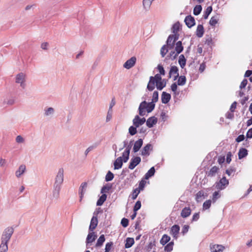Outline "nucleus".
Wrapping results in <instances>:
<instances>
[{
  "mask_svg": "<svg viewBox=\"0 0 252 252\" xmlns=\"http://www.w3.org/2000/svg\"><path fill=\"white\" fill-rule=\"evenodd\" d=\"M179 74V70L176 66H172L171 67L170 71L169 73V78H171L172 74Z\"/></svg>",
  "mask_w": 252,
  "mask_h": 252,
  "instance_id": "nucleus-38",
  "label": "nucleus"
},
{
  "mask_svg": "<svg viewBox=\"0 0 252 252\" xmlns=\"http://www.w3.org/2000/svg\"><path fill=\"white\" fill-rule=\"evenodd\" d=\"M140 191L139 190V189H137L136 188L135 189H133V191H132V199L133 200H134L135 199L138 195L139 194V193H140Z\"/></svg>",
  "mask_w": 252,
  "mask_h": 252,
  "instance_id": "nucleus-52",
  "label": "nucleus"
},
{
  "mask_svg": "<svg viewBox=\"0 0 252 252\" xmlns=\"http://www.w3.org/2000/svg\"><path fill=\"white\" fill-rule=\"evenodd\" d=\"M211 205V201L210 200H206L203 204V209L205 210L209 209Z\"/></svg>",
  "mask_w": 252,
  "mask_h": 252,
  "instance_id": "nucleus-55",
  "label": "nucleus"
},
{
  "mask_svg": "<svg viewBox=\"0 0 252 252\" xmlns=\"http://www.w3.org/2000/svg\"><path fill=\"white\" fill-rule=\"evenodd\" d=\"M170 240V237L166 234H164L160 240V243L162 245H165Z\"/></svg>",
  "mask_w": 252,
  "mask_h": 252,
  "instance_id": "nucleus-36",
  "label": "nucleus"
},
{
  "mask_svg": "<svg viewBox=\"0 0 252 252\" xmlns=\"http://www.w3.org/2000/svg\"><path fill=\"white\" fill-rule=\"evenodd\" d=\"M105 240V238L104 235L103 234L100 235L98 240H97L95 247H101L103 245V243L104 242Z\"/></svg>",
  "mask_w": 252,
  "mask_h": 252,
  "instance_id": "nucleus-35",
  "label": "nucleus"
},
{
  "mask_svg": "<svg viewBox=\"0 0 252 252\" xmlns=\"http://www.w3.org/2000/svg\"><path fill=\"white\" fill-rule=\"evenodd\" d=\"M8 242L1 241L0 252H6L8 251Z\"/></svg>",
  "mask_w": 252,
  "mask_h": 252,
  "instance_id": "nucleus-32",
  "label": "nucleus"
},
{
  "mask_svg": "<svg viewBox=\"0 0 252 252\" xmlns=\"http://www.w3.org/2000/svg\"><path fill=\"white\" fill-rule=\"evenodd\" d=\"M4 103H6L8 105H13L15 103V99L14 98L11 97L9 98L7 101L4 100Z\"/></svg>",
  "mask_w": 252,
  "mask_h": 252,
  "instance_id": "nucleus-62",
  "label": "nucleus"
},
{
  "mask_svg": "<svg viewBox=\"0 0 252 252\" xmlns=\"http://www.w3.org/2000/svg\"><path fill=\"white\" fill-rule=\"evenodd\" d=\"M173 242H169L166 246L164 247V251L167 252H170L173 250Z\"/></svg>",
  "mask_w": 252,
  "mask_h": 252,
  "instance_id": "nucleus-47",
  "label": "nucleus"
},
{
  "mask_svg": "<svg viewBox=\"0 0 252 252\" xmlns=\"http://www.w3.org/2000/svg\"><path fill=\"white\" fill-rule=\"evenodd\" d=\"M202 7L201 5H196L193 8V13L194 15H198L201 12Z\"/></svg>",
  "mask_w": 252,
  "mask_h": 252,
  "instance_id": "nucleus-39",
  "label": "nucleus"
},
{
  "mask_svg": "<svg viewBox=\"0 0 252 252\" xmlns=\"http://www.w3.org/2000/svg\"><path fill=\"white\" fill-rule=\"evenodd\" d=\"M213 10L212 7L211 6L207 7L203 14V18L205 19H207L208 18L209 15L212 12Z\"/></svg>",
  "mask_w": 252,
  "mask_h": 252,
  "instance_id": "nucleus-41",
  "label": "nucleus"
},
{
  "mask_svg": "<svg viewBox=\"0 0 252 252\" xmlns=\"http://www.w3.org/2000/svg\"><path fill=\"white\" fill-rule=\"evenodd\" d=\"M219 168L216 166H213L211 169L206 173V174L208 177H214L216 175L218 172Z\"/></svg>",
  "mask_w": 252,
  "mask_h": 252,
  "instance_id": "nucleus-25",
  "label": "nucleus"
},
{
  "mask_svg": "<svg viewBox=\"0 0 252 252\" xmlns=\"http://www.w3.org/2000/svg\"><path fill=\"white\" fill-rule=\"evenodd\" d=\"M14 228L13 227H8L3 231L1 236V241L4 242H9L13 234Z\"/></svg>",
  "mask_w": 252,
  "mask_h": 252,
  "instance_id": "nucleus-4",
  "label": "nucleus"
},
{
  "mask_svg": "<svg viewBox=\"0 0 252 252\" xmlns=\"http://www.w3.org/2000/svg\"><path fill=\"white\" fill-rule=\"evenodd\" d=\"M97 218L96 216H93L91 220V223L89 226V230L91 231H93L97 226Z\"/></svg>",
  "mask_w": 252,
  "mask_h": 252,
  "instance_id": "nucleus-15",
  "label": "nucleus"
},
{
  "mask_svg": "<svg viewBox=\"0 0 252 252\" xmlns=\"http://www.w3.org/2000/svg\"><path fill=\"white\" fill-rule=\"evenodd\" d=\"M114 177V174L110 171H109L106 176H105V181L106 182H109L112 181Z\"/></svg>",
  "mask_w": 252,
  "mask_h": 252,
  "instance_id": "nucleus-46",
  "label": "nucleus"
},
{
  "mask_svg": "<svg viewBox=\"0 0 252 252\" xmlns=\"http://www.w3.org/2000/svg\"><path fill=\"white\" fill-rule=\"evenodd\" d=\"M107 198V195L106 194H103L99 197L96 202L97 206H101L103 203L105 201Z\"/></svg>",
  "mask_w": 252,
  "mask_h": 252,
  "instance_id": "nucleus-31",
  "label": "nucleus"
},
{
  "mask_svg": "<svg viewBox=\"0 0 252 252\" xmlns=\"http://www.w3.org/2000/svg\"><path fill=\"white\" fill-rule=\"evenodd\" d=\"M113 245V243L112 242L106 243L105 245V252H109Z\"/></svg>",
  "mask_w": 252,
  "mask_h": 252,
  "instance_id": "nucleus-56",
  "label": "nucleus"
},
{
  "mask_svg": "<svg viewBox=\"0 0 252 252\" xmlns=\"http://www.w3.org/2000/svg\"><path fill=\"white\" fill-rule=\"evenodd\" d=\"M157 68L158 69V70L159 72V73H160L159 74H160V75H165V71L162 65L158 64V65Z\"/></svg>",
  "mask_w": 252,
  "mask_h": 252,
  "instance_id": "nucleus-58",
  "label": "nucleus"
},
{
  "mask_svg": "<svg viewBox=\"0 0 252 252\" xmlns=\"http://www.w3.org/2000/svg\"><path fill=\"white\" fill-rule=\"evenodd\" d=\"M112 188V184H107L102 187L101 189V193L105 194L104 193L108 192Z\"/></svg>",
  "mask_w": 252,
  "mask_h": 252,
  "instance_id": "nucleus-33",
  "label": "nucleus"
},
{
  "mask_svg": "<svg viewBox=\"0 0 252 252\" xmlns=\"http://www.w3.org/2000/svg\"><path fill=\"white\" fill-rule=\"evenodd\" d=\"M173 38H172V35H169L167 38L166 40V46H167L169 49H172L175 46V42H173Z\"/></svg>",
  "mask_w": 252,
  "mask_h": 252,
  "instance_id": "nucleus-20",
  "label": "nucleus"
},
{
  "mask_svg": "<svg viewBox=\"0 0 252 252\" xmlns=\"http://www.w3.org/2000/svg\"><path fill=\"white\" fill-rule=\"evenodd\" d=\"M236 171V169L234 166H230L229 168H228L226 171L225 173L227 174L228 176H230L231 174L233 172H235Z\"/></svg>",
  "mask_w": 252,
  "mask_h": 252,
  "instance_id": "nucleus-51",
  "label": "nucleus"
},
{
  "mask_svg": "<svg viewBox=\"0 0 252 252\" xmlns=\"http://www.w3.org/2000/svg\"><path fill=\"white\" fill-rule=\"evenodd\" d=\"M153 150V145L150 144H147L145 145L141 151V155L143 156H149L150 155V151Z\"/></svg>",
  "mask_w": 252,
  "mask_h": 252,
  "instance_id": "nucleus-11",
  "label": "nucleus"
},
{
  "mask_svg": "<svg viewBox=\"0 0 252 252\" xmlns=\"http://www.w3.org/2000/svg\"><path fill=\"white\" fill-rule=\"evenodd\" d=\"M146 183V181L144 179L141 180L139 182L138 188L136 189H139L140 191L143 190L145 187Z\"/></svg>",
  "mask_w": 252,
  "mask_h": 252,
  "instance_id": "nucleus-50",
  "label": "nucleus"
},
{
  "mask_svg": "<svg viewBox=\"0 0 252 252\" xmlns=\"http://www.w3.org/2000/svg\"><path fill=\"white\" fill-rule=\"evenodd\" d=\"M190 214V208L189 207H185L182 210L181 216L183 218H186L189 217Z\"/></svg>",
  "mask_w": 252,
  "mask_h": 252,
  "instance_id": "nucleus-22",
  "label": "nucleus"
},
{
  "mask_svg": "<svg viewBox=\"0 0 252 252\" xmlns=\"http://www.w3.org/2000/svg\"><path fill=\"white\" fill-rule=\"evenodd\" d=\"M61 188L53 186L52 191V200L57 201L60 197V192Z\"/></svg>",
  "mask_w": 252,
  "mask_h": 252,
  "instance_id": "nucleus-12",
  "label": "nucleus"
},
{
  "mask_svg": "<svg viewBox=\"0 0 252 252\" xmlns=\"http://www.w3.org/2000/svg\"><path fill=\"white\" fill-rule=\"evenodd\" d=\"M248 83V80L246 79H244L241 82L240 85V89H242L246 87V85Z\"/></svg>",
  "mask_w": 252,
  "mask_h": 252,
  "instance_id": "nucleus-61",
  "label": "nucleus"
},
{
  "mask_svg": "<svg viewBox=\"0 0 252 252\" xmlns=\"http://www.w3.org/2000/svg\"><path fill=\"white\" fill-rule=\"evenodd\" d=\"M115 98H113L111 100V101L110 102V105H109V110H108V114L110 112H112V107L115 105Z\"/></svg>",
  "mask_w": 252,
  "mask_h": 252,
  "instance_id": "nucleus-60",
  "label": "nucleus"
},
{
  "mask_svg": "<svg viewBox=\"0 0 252 252\" xmlns=\"http://www.w3.org/2000/svg\"><path fill=\"white\" fill-rule=\"evenodd\" d=\"M248 155V151L245 148H241L238 153L239 159H241Z\"/></svg>",
  "mask_w": 252,
  "mask_h": 252,
  "instance_id": "nucleus-29",
  "label": "nucleus"
},
{
  "mask_svg": "<svg viewBox=\"0 0 252 252\" xmlns=\"http://www.w3.org/2000/svg\"><path fill=\"white\" fill-rule=\"evenodd\" d=\"M158 100V93L156 91L153 93L152 100L150 102H147L146 100L141 102L138 107V113L141 116H144L147 112L148 113L151 112L155 107V103Z\"/></svg>",
  "mask_w": 252,
  "mask_h": 252,
  "instance_id": "nucleus-1",
  "label": "nucleus"
},
{
  "mask_svg": "<svg viewBox=\"0 0 252 252\" xmlns=\"http://www.w3.org/2000/svg\"><path fill=\"white\" fill-rule=\"evenodd\" d=\"M220 195L219 193V191L214 192V193L213 194V197H212L213 202L214 203L216 201V200L219 198L220 197Z\"/></svg>",
  "mask_w": 252,
  "mask_h": 252,
  "instance_id": "nucleus-54",
  "label": "nucleus"
},
{
  "mask_svg": "<svg viewBox=\"0 0 252 252\" xmlns=\"http://www.w3.org/2000/svg\"><path fill=\"white\" fill-rule=\"evenodd\" d=\"M141 207V201L138 200L136 201L135 203L134 207H133V212H137L139 210Z\"/></svg>",
  "mask_w": 252,
  "mask_h": 252,
  "instance_id": "nucleus-53",
  "label": "nucleus"
},
{
  "mask_svg": "<svg viewBox=\"0 0 252 252\" xmlns=\"http://www.w3.org/2000/svg\"><path fill=\"white\" fill-rule=\"evenodd\" d=\"M180 230V226L178 225L175 224L171 228L170 234L176 237L179 233Z\"/></svg>",
  "mask_w": 252,
  "mask_h": 252,
  "instance_id": "nucleus-23",
  "label": "nucleus"
},
{
  "mask_svg": "<svg viewBox=\"0 0 252 252\" xmlns=\"http://www.w3.org/2000/svg\"><path fill=\"white\" fill-rule=\"evenodd\" d=\"M26 74L23 72L18 73L16 75L15 77V82L18 84H20V86L23 89H25L26 87Z\"/></svg>",
  "mask_w": 252,
  "mask_h": 252,
  "instance_id": "nucleus-5",
  "label": "nucleus"
},
{
  "mask_svg": "<svg viewBox=\"0 0 252 252\" xmlns=\"http://www.w3.org/2000/svg\"><path fill=\"white\" fill-rule=\"evenodd\" d=\"M219 20V16L215 15L211 17L209 24L212 26H215L218 22Z\"/></svg>",
  "mask_w": 252,
  "mask_h": 252,
  "instance_id": "nucleus-37",
  "label": "nucleus"
},
{
  "mask_svg": "<svg viewBox=\"0 0 252 252\" xmlns=\"http://www.w3.org/2000/svg\"><path fill=\"white\" fill-rule=\"evenodd\" d=\"M171 99L170 94L163 92L161 94V102L163 104H167Z\"/></svg>",
  "mask_w": 252,
  "mask_h": 252,
  "instance_id": "nucleus-17",
  "label": "nucleus"
},
{
  "mask_svg": "<svg viewBox=\"0 0 252 252\" xmlns=\"http://www.w3.org/2000/svg\"><path fill=\"white\" fill-rule=\"evenodd\" d=\"M141 158L139 157H136L132 158L128 165V168L133 169L141 162Z\"/></svg>",
  "mask_w": 252,
  "mask_h": 252,
  "instance_id": "nucleus-7",
  "label": "nucleus"
},
{
  "mask_svg": "<svg viewBox=\"0 0 252 252\" xmlns=\"http://www.w3.org/2000/svg\"><path fill=\"white\" fill-rule=\"evenodd\" d=\"M179 54H177V52H175L174 51H171L169 54L167 56V58H170L172 61L174 60Z\"/></svg>",
  "mask_w": 252,
  "mask_h": 252,
  "instance_id": "nucleus-49",
  "label": "nucleus"
},
{
  "mask_svg": "<svg viewBox=\"0 0 252 252\" xmlns=\"http://www.w3.org/2000/svg\"><path fill=\"white\" fill-rule=\"evenodd\" d=\"M156 87L158 90H162L165 87V84H162V81L156 83Z\"/></svg>",
  "mask_w": 252,
  "mask_h": 252,
  "instance_id": "nucleus-59",
  "label": "nucleus"
},
{
  "mask_svg": "<svg viewBox=\"0 0 252 252\" xmlns=\"http://www.w3.org/2000/svg\"><path fill=\"white\" fill-rule=\"evenodd\" d=\"M185 23L189 28H191L195 25L194 17L191 15H188L185 19Z\"/></svg>",
  "mask_w": 252,
  "mask_h": 252,
  "instance_id": "nucleus-8",
  "label": "nucleus"
},
{
  "mask_svg": "<svg viewBox=\"0 0 252 252\" xmlns=\"http://www.w3.org/2000/svg\"><path fill=\"white\" fill-rule=\"evenodd\" d=\"M133 125L136 127H139L143 124L141 121V118L138 115H136L132 120Z\"/></svg>",
  "mask_w": 252,
  "mask_h": 252,
  "instance_id": "nucleus-28",
  "label": "nucleus"
},
{
  "mask_svg": "<svg viewBox=\"0 0 252 252\" xmlns=\"http://www.w3.org/2000/svg\"><path fill=\"white\" fill-rule=\"evenodd\" d=\"M44 111V115L45 116H49L52 115L54 113L55 110L52 107H49L47 109H45Z\"/></svg>",
  "mask_w": 252,
  "mask_h": 252,
  "instance_id": "nucleus-44",
  "label": "nucleus"
},
{
  "mask_svg": "<svg viewBox=\"0 0 252 252\" xmlns=\"http://www.w3.org/2000/svg\"><path fill=\"white\" fill-rule=\"evenodd\" d=\"M210 249L211 252H222L225 249V247L221 245L211 244Z\"/></svg>",
  "mask_w": 252,
  "mask_h": 252,
  "instance_id": "nucleus-10",
  "label": "nucleus"
},
{
  "mask_svg": "<svg viewBox=\"0 0 252 252\" xmlns=\"http://www.w3.org/2000/svg\"><path fill=\"white\" fill-rule=\"evenodd\" d=\"M204 33V29L202 25H198L197 27L196 34L197 37H202Z\"/></svg>",
  "mask_w": 252,
  "mask_h": 252,
  "instance_id": "nucleus-21",
  "label": "nucleus"
},
{
  "mask_svg": "<svg viewBox=\"0 0 252 252\" xmlns=\"http://www.w3.org/2000/svg\"><path fill=\"white\" fill-rule=\"evenodd\" d=\"M26 170V165L24 164L21 165L18 169L15 172V175L17 178H20L22 174H23Z\"/></svg>",
  "mask_w": 252,
  "mask_h": 252,
  "instance_id": "nucleus-16",
  "label": "nucleus"
},
{
  "mask_svg": "<svg viewBox=\"0 0 252 252\" xmlns=\"http://www.w3.org/2000/svg\"><path fill=\"white\" fill-rule=\"evenodd\" d=\"M158 122V119L155 116L151 117L148 118L146 121V125L149 127H152L154 125H156Z\"/></svg>",
  "mask_w": 252,
  "mask_h": 252,
  "instance_id": "nucleus-13",
  "label": "nucleus"
},
{
  "mask_svg": "<svg viewBox=\"0 0 252 252\" xmlns=\"http://www.w3.org/2000/svg\"><path fill=\"white\" fill-rule=\"evenodd\" d=\"M87 184L86 182L83 183L79 188L80 201H81L83 197L84 194L86 190Z\"/></svg>",
  "mask_w": 252,
  "mask_h": 252,
  "instance_id": "nucleus-18",
  "label": "nucleus"
},
{
  "mask_svg": "<svg viewBox=\"0 0 252 252\" xmlns=\"http://www.w3.org/2000/svg\"><path fill=\"white\" fill-rule=\"evenodd\" d=\"M123 158L122 157H119L115 161L114 163V169H119L122 167Z\"/></svg>",
  "mask_w": 252,
  "mask_h": 252,
  "instance_id": "nucleus-19",
  "label": "nucleus"
},
{
  "mask_svg": "<svg viewBox=\"0 0 252 252\" xmlns=\"http://www.w3.org/2000/svg\"><path fill=\"white\" fill-rule=\"evenodd\" d=\"M137 127H136L134 125L133 126H130L128 129V131H129V133L130 134V135L133 136L134 135H135L137 131Z\"/></svg>",
  "mask_w": 252,
  "mask_h": 252,
  "instance_id": "nucleus-48",
  "label": "nucleus"
},
{
  "mask_svg": "<svg viewBox=\"0 0 252 252\" xmlns=\"http://www.w3.org/2000/svg\"><path fill=\"white\" fill-rule=\"evenodd\" d=\"M186 78L185 76H180L179 77L177 81V84L179 86H183L186 84Z\"/></svg>",
  "mask_w": 252,
  "mask_h": 252,
  "instance_id": "nucleus-42",
  "label": "nucleus"
},
{
  "mask_svg": "<svg viewBox=\"0 0 252 252\" xmlns=\"http://www.w3.org/2000/svg\"><path fill=\"white\" fill-rule=\"evenodd\" d=\"M162 81V78L160 74H157L154 77L151 76L150 77V80L148 84L147 88L150 91H152L154 90L155 86V84L158 83L159 82Z\"/></svg>",
  "mask_w": 252,
  "mask_h": 252,
  "instance_id": "nucleus-2",
  "label": "nucleus"
},
{
  "mask_svg": "<svg viewBox=\"0 0 252 252\" xmlns=\"http://www.w3.org/2000/svg\"><path fill=\"white\" fill-rule=\"evenodd\" d=\"M143 141L141 138L135 142L133 148V151L134 153H136L139 151L143 145Z\"/></svg>",
  "mask_w": 252,
  "mask_h": 252,
  "instance_id": "nucleus-14",
  "label": "nucleus"
},
{
  "mask_svg": "<svg viewBox=\"0 0 252 252\" xmlns=\"http://www.w3.org/2000/svg\"><path fill=\"white\" fill-rule=\"evenodd\" d=\"M134 243V239L132 238H127L126 239V243L125 244V248H129L132 247V246Z\"/></svg>",
  "mask_w": 252,
  "mask_h": 252,
  "instance_id": "nucleus-34",
  "label": "nucleus"
},
{
  "mask_svg": "<svg viewBox=\"0 0 252 252\" xmlns=\"http://www.w3.org/2000/svg\"><path fill=\"white\" fill-rule=\"evenodd\" d=\"M152 2L151 0H143V7L146 10H148L150 9Z\"/></svg>",
  "mask_w": 252,
  "mask_h": 252,
  "instance_id": "nucleus-40",
  "label": "nucleus"
},
{
  "mask_svg": "<svg viewBox=\"0 0 252 252\" xmlns=\"http://www.w3.org/2000/svg\"><path fill=\"white\" fill-rule=\"evenodd\" d=\"M228 184V180L226 179L225 177H223L219 182H216L214 186L217 189L222 190L224 189Z\"/></svg>",
  "mask_w": 252,
  "mask_h": 252,
  "instance_id": "nucleus-6",
  "label": "nucleus"
},
{
  "mask_svg": "<svg viewBox=\"0 0 252 252\" xmlns=\"http://www.w3.org/2000/svg\"><path fill=\"white\" fill-rule=\"evenodd\" d=\"M246 137L247 138H252V127L250 128L247 134H246Z\"/></svg>",
  "mask_w": 252,
  "mask_h": 252,
  "instance_id": "nucleus-64",
  "label": "nucleus"
},
{
  "mask_svg": "<svg viewBox=\"0 0 252 252\" xmlns=\"http://www.w3.org/2000/svg\"><path fill=\"white\" fill-rule=\"evenodd\" d=\"M179 63L182 68H183L186 64V59L184 55L182 54L179 56Z\"/></svg>",
  "mask_w": 252,
  "mask_h": 252,
  "instance_id": "nucleus-30",
  "label": "nucleus"
},
{
  "mask_svg": "<svg viewBox=\"0 0 252 252\" xmlns=\"http://www.w3.org/2000/svg\"><path fill=\"white\" fill-rule=\"evenodd\" d=\"M136 61V57H132L125 62L123 65V66L126 69H130L135 65Z\"/></svg>",
  "mask_w": 252,
  "mask_h": 252,
  "instance_id": "nucleus-9",
  "label": "nucleus"
},
{
  "mask_svg": "<svg viewBox=\"0 0 252 252\" xmlns=\"http://www.w3.org/2000/svg\"><path fill=\"white\" fill-rule=\"evenodd\" d=\"M175 51L177 52V54H180L184 49V47L182 45V42L181 41H179L176 42V43H175Z\"/></svg>",
  "mask_w": 252,
  "mask_h": 252,
  "instance_id": "nucleus-24",
  "label": "nucleus"
},
{
  "mask_svg": "<svg viewBox=\"0 0 252 252\" xmlns=\"http://www.w3.org/2000/svg\"><path fill=\"white\" fill-rule=\"evenodd\" d=\"M63 172L64 171L63 168H61L59 169L55 179L53 186L61 188L63 182Z\"/></svg>",
  "mask_w": 252,
  "mask_h": 252,
  "instance_id": "nucleus-3",
  "label": "nucleus"
},
{
  "mask_svg": "<svg viewBox=\"0 0 252 252\" xmlns=\"http://www.w3.org/2000/svg\"><path fill=\"white\" fill-rule=\"evenodd\" d=\"M128 220L124 218L122 219L121 224L124 227H126L128 226Z\"/></svg>",
  "mask_w": 252,
  "mask_h": 252,
  "instance_id": "nucleus-57",
  "label": "nucleus"
},
{
  "mask_svg": "<svg viewBox=\"0 0 252 252\" xmlns=\"http://www.w3.org/2000/svg\"><path fill=\"white\" fill-rule=\"evenodd\" d=\"M232 154L230 152H229L226 154V161L227 163H229L231 161Z\"/></svg>",
  "mask_w": 252,
  "mask_h": 252,
  "instance_id": "nucleus-63",
  "label": "nucleus"
},
{
  "mask_svg": "<svg viewBox=\"0 0 252 252\" xmlns=\"http://www.w3.org/2000/svg\"><path fill=\"white\" fill-rule=\"evenodd\" d=\"M155 173V169L154 167H151L148 171L144 175V179L146 180L149 179L151 177L153 176Z\"/></svg>",
  "mask_w": 252,
  "mask_h": 252,
  "instance_id": "nucleus-27",
  "label": "nucleus"
},
{
  "mask_svg": "<svg viewBox=\"0 0 252 252\" xmlns=\"http://www.w3.org/2000/svg\"><path fill=\"white\" fill-rule=\"evenodd\" d=\"M94 232H92L88 234L86 239L87 244L91 243L95 240L96 238V235H94Z\"/></svg>",
  "mask_w": 252,
  "mask_h": 252,
  "instance_id": "nucleus-26",
  "label": "nucleus"
},
{
  "mask_svg": "<svg viewBox=\"0 0 252 252\" xmlns=\"http://www.w3.org/2000/svg\"><path fill=\"white\" fill-rule=\"evenodd\" d=\"M168 49H169L168 48L167 46H166V45H164L162 46L160 49V54L162 57H164L165 56L168 51Z\"/></svg>",
  "mask_w": 252,
  "mask_h": 252,
  "instance_id": "nucleus-45",
  "label": "nucleus"
},
{
  "mask_svg": "<svg viewBox=\"0 0 252 252\" xmlns=\"http://www.w3.org/2000/svg\"><path fill=\"white\" fill-rule=\"evenodd\" d=\"M180 29V24L179 22L175 23L172 28V32L173 33H178Z\"/></svg>",
  "mask_w": 252,
  "mask_h": 252,
  "instance_id": "nucleus-43",
  "label": "nucleus"
}]
</instances>
